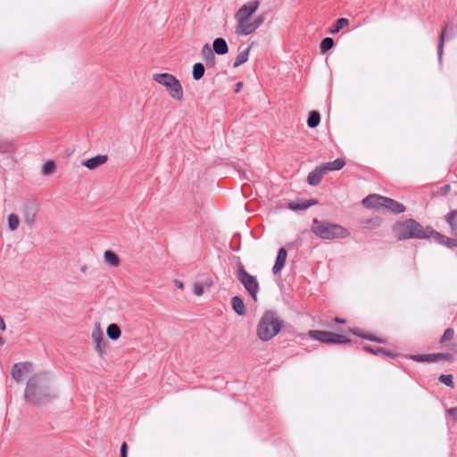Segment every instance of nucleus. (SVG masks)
<instances>
[{"mask_svg": "<svg viewBox=\"0 0 457 457\" xmlns=\"http://www.w3.org/2000/svg\"><path fill=\"white\" fill-rule=\"evenodd\" d=\"M334 46V40L333 38L331 37H325L321 43H320V52L322 54L328 52V50H330Z\"/></svg>", "mask_w": 457, "mask_h": 457, "instance_id": "nucleus-30", "label": "nucleus"}, {"mask_svg": "<svg viewBox=\"0 0 457 457\" xmlns=\"http://www.w3.org/2000/svg\"><path fill=\"white\" fill-rule=\"evenodd\" d=\"M154 79L167 89L170 97L178 101L183 99L184 94L181 83L175 76L166 72L156 73L154 75Z\"/></svg>", "mask_w": 457, "mask_h": 457, "instance_id": "nucleus-6", "label": "nucleus"}, {"mask_svg": "<svg viewBox=\"0 0 457 457\" xmlns=\"http://www.w3.org/2000/svg\"><path fill=\"white\" fill-rule=\"evenodd\" d=\"M34 220V213L31 215L29 213H26L25 215V221L29 224L32 223Z\"/></svg>", "mask_w": 457, "mask_h": 457, "instance_id": "nucleus-43", "label": "nucleus"}, {"mask_svg": "<svg viewBox=\"0 0 457 457\" xmlns=\"http://www.w3.org/2000/svg\"><path fill=\"white\" fill-rule=\"evenodd\" d=\"M327 173L323 170V166L317 167L314 170L309 173L307 180L311 186H317L320 183L323 175Z\"/></svg>", "mask_w": 457, "mask_h": 457, "instance_id": "nucleus-18", "label": "nucleus"}, {"mask_svg": "<svg viewBox=\"0 0 457 457\" xmlns=\"http://www.w3.org/2000/svg\"><path fill=\"white\" fill-rule=\"evenodd\" d=\"M349 21L346 18H340L337 21L335 26L329 29L331 34H337L344 27L348 26Z\"/></svg>", "mask_w": 457, "mask_h": 457, "instance_id": "nucleus-29", "label": "nucleus"}, {"mask_svg": "<svg viewBox=\"0 0 457 457\" xmlns=\"http://www.w3.org/2000/svg\"><path fill=\"white\" fill-rule=\"evenodd\" d=\"M20 220L16 214H10L8 217L9 228L13 231L19 227Z\"/></svg>", "mask_w": 457, "mask_h": 457, "instance_id": "nucleus-32", "label": "nucleus"}, {"mask_svg": "<svg viewBox=\"0 0 457 457\" xmlns=\"http://www.w3.org/2000/svg\"><path fill=\"white\" fill-rule=\"evenodd\" d=\"M351 332H352L353 334H354V335H357V336H359V337H361L367 338V339L371 340V341L382 342L381 340H378V339H377V338H376V337H371V336H366V335L361 334V333L359 332V330H358V329H352V330H351Z\"/></svg>", "mask_w": 457, "mask_h": 457, "instance_id": "nucleus-40", "label": "nucleus"}, {"mask_svg": "<svg viewBox=\"0 0 457 457\" xmlns=\"http://www.w3.org/2000/svg\"><path fill=\"white\" fill-rule=\"evenodd\" d=\"M282 321L273 311H267L262 316L257 328L256 334L260 340L267 342L275 337L281 330Z\"/></svg>", "mask_w": 457, "mask_h": 457, "instance_id": "nucleus-3", "label": "nucleus"}, {"mask_svg": "<svg viewBox=\"0 0 457 457\" xmlns=\"http://www.w3.org/2000/svg\"><path fill=\"white\" fill-rule=\"evenodd\" d=\"M382 201V210H387L389 212H391L392 213H395V214H398V213H402L405 211V207L395 201L394 199L392 198H388V197H386L384 199H380Z\"/></svg>", "mask_w": 457, "mask_h": 457, "instance_id": "nucleus-13", "label": "nucleus"}, {"mask_svg": "<svg viewBox=\"0 0 457 457\" xmlns=\"http://www.w3.org/2000/svg\"><path fill=\"white\" fill-rule=\"evenodd\" d=\"M287 257V250L284 247H281L278 252L276 262L272 268V271L274 274L280 272V270L284 268Z\"/></svg>", "mask_w": 457, "mask_h": 457, "instance_id": "nucleus-16", "label": "nucleus"}, {"mask_svg": "<svg viewBox=\"0 0 457 457\" xmlns=\"http://www.w3.org/2000/svg\"><path fill=\"white\" fill-rule=\"evenodd\" d=\"M439 381L447 386H453V376L451 374H443L439 377Z\"/></svg>", "mask_w": 457, "mask_h": 457, "instance_id": "nucleus-36", "label": "nucleus"}, {"mask_svg": "<svg viewBox=\"0 0 457 457\" xmlns=\"http://www.w3.org/2000/svg\"><path fill=\"white\" fill-rule=\"evenodd\" d=\"M201 56L203 60L208 64H213L215 62V55L213 49L208 44H205L201 50Z\"/></svg>", "mask_w": 457, "mask_h": 457, "instance_id": "nucleus-20", "label": "nucleus"}, {"mask_svg": "<svg viewBox=\"0 0 457 457\" xmlns=\"http://www.w3.org/2000/svg\"><path fill=\"white\" fill-rule=\"evenodd\" d=\"M107 337L112 340H117L120 337V328L117 324H111L106 330Z\"/></svg>", "mask_w": 457, "mask_h": 457, "instance_id": "nucleus-24", "label": "nucleus"}, {"mask_svg": "<svg viewBox=\"0 0 457 457\" xmlns=\"http://www.w3.org/2000/svg\"><path fill=\"white\" fill-rule=\"evenodd\" d=\"M308 335L311 338L326 344H346L349 342L345 337L329 331L310 330Z\"/></svg>", "mask_w": 457, "mask_h": 457, "instance_id": "nucleus-8", "label": "nucleus"}, {"mask_svg": "<svg viewBox=\"0 0 457 457\" xmlns=\"http://www.w3.org/2000/svg\"><path fill=\"white\" fill-rule=\"evenodd\" d=\"M250 47H247L244 51H241L236 57L234 62V67H239L247 62L249 56Z\"/></svg>", "mask_w": 457, "mask_h": 457, "instance_id": "nucleus-25", "label": "nucleus"}, {"mask_svg": "<svg viewBox=\"0 0 457 457\" xmlns=\"http://www.w3.org/2000/svg\"><path fill=\"white\" fill-rule=\"evenodd\" d=\"M108 158L106 155H96L82 162V165L87 169L94 170L107 162Z\"/></svg>", "mask_w": 457, "mask_h": 457, "instance_id": "nucleus-15", "label": "nucleus"}, {"mask_svg": "<svg viewBox=\"0 0 457 457\" xmlns=\"http://www.w3.org/2000/svg\"><path fill=\"white\" fill-rule=\"evenodd\" d=\"M457 215V212L453 211L447 214V222L453 232L457 229V224L454 221V218Z\"/></svg>", "mask_w": 457, "mask_h": 457, "instance_id": "nucleus-33", "label": "nucleus"}, {"mask_svg": "<svg viewBox=\"0 0 457 457\" xmlns=\"http://www.w3.org/2000/svg\"><path fill=\"white\" fill-rule=\"evenodd\" d=\"M385 196L372 194L368 195L362 200V204L367 208H375L378 210H382V201L380 199H384Z\"/></svg>", "mask_w": 457, "mask_h": 457, "instance_id": "nucleus-14", "label": "nucleus"}, {"mask_svg": "<svg viewBox=\"0 0 457 457\" xmlns=\"http://www.w3.org/2000/svg\"><path fill=\"white\" fill-rule=\"evenodd\" d=\"M80 270H81L82 272L86 271L87 270V266L86 265L82 266Z\"/></svg>", "mask_w": 457, "mask_h": 457, "instance_id": "nucleus-49", "label": "nucleus"}, {"mask_svg": "<svg viewBox=\"0 0 457 457\" xmlns=\"http://www.w3.org/2000/svg\"><path fill=\"white\" fill-rule=\"evenodd\" d=\"M335 322L339 323V324H344L345 322V320L343 319H340V318H336Z\"/></svg>", "mask_w": 457, "mask_h": 457, "instance_id": "nucleus-46", "label": "nucleus"}, {"mask_svg": "<svg viewBox=\"0 0 457 457\" xmlns=\"http://www.w3.org/2000/svg\"><path fill=\"white\" fill-rule=\"evenodd\" d=\"M449 353H429V354H417L411 355V359L419 362H435L443 359H450Z\"/></svg>", "mask_w": 457, "mask_h": 457, "instance_id": "nucleus-12", "label": "nucleus"}, {"mask_svg": "<svg viewBox=\"0 0 457 457\" xmlns=\"http://www.w3.org/2000/svg\"><path fill=\"white\" fill-rule=\"evenodd\" d=\"M457 26L454 23H447L442 27L441 34L439 36L437 54L439 63L442 62V56L444 52V44L445 39H451L455 37Z\"/></svg>", "mask_w": 457, "mask_h": 457, "instance_id": "nucleus-9", "label": "nucleus"}, {"mask_svg": "<svg viewBox=\"0 0 457 457\" xmlns=\"http://www.w3.org/2000/svg\"><path fill=\"white\" fill-rule=\"evenodd\" d=\"M259 1L253 0L244 4L235 13L237 22L235 31L237 35L247 36L254 33L264 22L262 15L251 21L252 15L258 10Z\"/></svg>", "mask_w": 457, "mask_h": 457, "instance_id": "nucleus-2", "label": "nucleus"}, {"mask_svg": "<svg viewBox=\"0 0 457 457\" xmlns=\"http://www.w3.org/2000/svg\"><path fill=\"white\" fill-rule=\"evenodd\" d=\"M92 338L95 343V349L99 354L103 356L105 353L106 342L104 338V335L99 327L96 328L92 332Z\"/></svg>", "mask_w": 457, "mask_h": 457, "instance_id": "nucleus-10", "label": "nucleus"}, {"mask_svg": "<svg viewBox=\"0 0 457 457\" xmlns=\"http://www.w3.org/2000/svg\"><path fill=\"white\" fill-rule=\"evenodd\" d=\"M193 294L201 296L204 294L203 286L200 283H195L193 287Z\"/></svg>", "mask_w": 457, "mask_h": 457, "instance_id": "nucleus-39", "label": "nucleus"}, {"mask_svg": "<svg viewBox=\"0 0 457 457\" xmlns=\"http://www.w3.org/2000/svg\"><path fill=\"white\" fill-rule=\"evenodd\" d=\"M25 399L29 404L43 405L55 396L50 387V375L40 372L31 377L25 389Z\"/></svg>", "mask_w": 457, "mask_h": 457, "instance_id": "nucleus-1", "label": "nucleus"}, {"mask_svg": "<svg viewBox=\"0 0 457 457\" xmlns=\"http://www.w3.org/2000/svg\"><path fill=\"white\" fill-rule=\"evenodd\" d=\"M310 207V204H305V201L302 203L291 202L288 204V208L292 211H303Z\"/></svg>", "mask_w": 457, "mask_h": 457, "instance_id": "nucleus-31", "label": "nucleus"}, {"mask_svg": "<svg viewBox=\"0 0 457 457\" xmlns=\"http://www.w3.org/2000/svg\"><path fill=\"white\" fill-rule=\"evenodd\" d=\"M363 349H364L365 351H367V352H370V353H373V354H375V355H379V354H385V355H388V356H390V355H391L388 352H386V351L383 350V349H382V348H380V347L372 348V347H370V346H364V347H363Z\"/></svg>", "mask_w": 457, "mask_h": 457, "instance_id": "nucleus-35", "label": "nucleus"}, {"mask_svg": "<svg viewBox=\"0 0 457 457\" xmlns=\"http://www.w3.org/2000/svg\"><path fill=\"white\" fill-rule=\"evenodd\" d=\"M320 122V113L317 111H312L310 112L308 120H307V125L311 129L316 128Z\"/></svg>", "mask_w": 457, "mask_h": 457, "instance_id": "nucleus-26", "label": "nucleus"}, {"mask_svg": "<svg viewBox=\"0 0 457 457\" xmlns=\"http://www.w3.org/2000/svg\"><path fill=\"white\" fill-rule=\"evenodd\" d=\"M204 66L201 62L195 63L193 66V78L195 80H199L204 75Z\"/></svg>", "mask_w": 457, "mask_h": 457, "instance_id": "nucleus-28", "label": "nucleus"}, {"mask_svg": "<svg viewBox=\"0 0 457 457\" xmlns=\"http://www.w3.org/2000/svg\"><path fill=\"white\" fill-rule=\"evenodd\" d=\"M54 162L53 161H48L43 165L42 173L44 175H49L54 171Z\"/></svg>", "mask_w": 457, "mask_h": 457, "instance_id": "nucleus-34", "label": "nucleus"}, {"mask_svg": "<svg viewBox=\"0 0 457 457\" xmlns=\"http://www.w3.org/2000/svg\"><path fill=\"white\" fill-rule=\"evenodd\" d=\"M13 150V145L8 141L0 142V151L3 153H10Z\"/></svg>", "mask_w": 457, "mask_h": 457, "instance_id": "nucleus-37", "label": "nucleus"}, {"mask_svg": "<svg viewBox=\"0 0 457 457\" xmlns=\"http://www.w3.org/2000/svg\"><path fill=\"white\" fill-rule=\"evenodd\" d=\"M447 414L452 417L453 421H457V407L448 409Z\"/></svg>", "mask_w": 457, "mask_h": 457, "instance_id": "nucleus-41", "label": "nucleus"}, {"mask_svg": "<svg viewBox=\"0 0 457 457\" xmlns=\"http://www.w3.org/2000/svg\"><path fill=\"white\" fill-rule=\"evenodd\" d=\"M429 228H424L419 222L410 219L395 225V231L399 239L428 238Z\"/></svg>", "mask_w": 457, "mask_h": 457, "instance_id": "nucleus-5", "label": "nucleus"}, {"mask_svg": "<svg viewBox=\"0 0 457 457\" xmlns=\"http://www.w3.org/2000/svg\"><path fill=\"white\" fill-rule=\"evenodd\" d=\"M104 261L106 264L112 267H118L120 265L119 257L111 250H106L104 253Z\"/></svg>", "mask_w": 457, "mask_h": 457, "instance_id": "nucleus-22", "label": "nucleus"}, {"mask_svg": "<svg viewBox=\"0 0 457 457\" xmlns=\"http://www.w3.org/2000/svg\"><path fill=\"white\" fill-rule=\"evenodd\" d=\"M317 203H318V201H317V200H315V199H311V200H307V201H305V204H310V206L314 205V204H316Z\"/></svg>", "mask_w": 457, "mask_h": 457, "instance_id": "nucleus-44", "label": "nucleus"}, {"mask_svg": "<svg viewBox=\"0 0 457 457\" xmlns=\"http://www.w3.org/2000/svg\"><path fill=\"white\" fill-rule=\"evenodd\" d=\"M242 87V83L241 82H238L237 84V88H236V91L238 92L240 90V88Z\"/></svg>", "mask_w": 457, "mask_h": 457, "instance_id": "nucleus-48", "label": "nucleus"}, {"mask_svg": "<svg viewBox=\"0 0 457 457\" xmlns=\"http://www.w3.org/2000/svg\"><path fill=\"white\" fill-rule=\"evenodd\" d=\"M454 336V330L453 328H447L444 332L441 337V343H445L453 339Z\"/></svg>", "mask_w": 457, "mask_h": 457, "instance_id": "nucleus-38", "label": "nucleus"}, {"mask_svg": "<svg viewBox=\"0 0 457 457\" xmlns=\"http://www.w3.org/2000/svg\"><path fill=\"white\" fill-rule=\"evenodd\" d=\"M237 279L243 284L245 290L249 293L252 298L256 301L257 294L259 292V283L256 278L250 275L242 265H240L237 271Z\"/></svg>", "mask_w": 457, "mask_h": 457, "instance_id": "nucleus-7", "label": "nucleus"}, {"mask_svg": "<svg viewBox=\"0 0 457 457\" xmlns=\"http://www.w3.org/2000/svg\"><path fill=\"white\" fill-rule=\"evenodd\" d=\"M212 49L217 54H226L228 52V47L226 40L221 37H218L213 41Z\"/></svg>", "mask_w": 457, "mask_h": 457, "instance_id": "nucleus-19", "label": "nucleus"}, {"mask_svg": "<svg viewBox=\"0 0 457 457\" xmlns=\"http://www.w3.org/2000/svg\"><path fill=\"white\" fill-rule=\"evenodd\" d=\"M232 308L235 312L238 315H244L245 313V303L242 299L238 296H234L231 299Z\"/></svg>", "mask_w": 457, "mask_h": 457, "instance_id": "nucleus-23", "label": "nucleus"}, {"mask_svg": "<svg viewBox=\"0 0 457 457\" xmlns=\"http://www.w3.org/2000/svg\"><path fill=\"white\" fill-rule=\"evenodd\" d=\"M32 369V364L30 362H19L13 365L12 369V377L17 382H20L23 376L29 373Z\"/></svg>", "mask_w": 457, "mask_h": 457, "instance_id": "nucleus-11", "label": "nucleus"}, {"mask_svg": "<svg viewBox=\"0 0 457 457\" xmlns=\"http://www.w3.org/2000/svg\"><path fill=\"white\" fill-rule=\"evenodd\" d=\"M381 219L379 217H374L367 219L362 221L363 228L368 229H374L380 226Z\"/></svg>", "mask_w": 457, "mask_h": 457, "instance_id": "nucleus-27", "label": "nucleus"}, {"mask_svg": "<svg viewBox=\"0 0 457 457\" xmlns=\"http://www.w3.org/2000/svg\"><path fill=\"white\" fill-rule=\"evenodd\" d=\"M311 229L318 237L327 240L341 239L350 236V232L345 227L317 219L313 220Z\"/></svg>", "mask_w": 457, "mask_h": 457, "instance_id": "nucleus-4", "label": "nucleus"}, {"mask_svg": "<svg viewBox=\"0 0 457 457\" xmlns=\"http://www.w3.org/2000/svg\"><path fill=\"white\" fill-rule=\"evenodd\" d=\"M345 164V162L341 159L337 158L333 162H327L322 164L323 170H326V172L332 171V170H341Z\"/></svg>", "mask_w": 457, "mask_h": 457, "instance_id": "nucleus-21", "label": "nucleus"}, {"mask_svg": "<svg viewBox=\"0 0 457 457\" xmlns=\"http://www.w3.org/2000/svg\"><path fill=\"white\" fill-rule=\"evenodd\" d=\"M443 190H444V193H447V192H449V190H450V186H449V185H445V186L443 187Z\"/></svg>", "mask_w": 457, "mask_h": 457, "instance_id": "nucleus-47", "label": "nucleus"}, {"mask_svg": "<svg viewBox=\"0 0 457 457\" xmlns=\"http://www.w3.org/2000/svg\"><path fill=\"white\" fill-rule=\"evenodd\" d=\"M128 445L124 442L120 446V457H127Z\"/></svg>", "mask_w": 457, "mask_h": 457, "instance_id": "nucleus-42", "label": "nucleus"}, {"mask_svg": "<svg viewBox=\"0 0 457 457\" xmlns=\"http://www.w3.org/2000/svg\"><path fill=\"white\" fill-rule=\"evenodd\" d=\"M434 236L435 239L441 245L447 247H457V238H450L434 230H429V237Z\"/></svg>", "mask_w": 457, "mask_h": 457, "instance_id": "nucleus-17", "label": "nucleus"}, {"mask_svg": "<svg viewBox=\"0 0 457 457\" xmlns=\"http://www.w3.org/2000/svg\"><path fill=\"white\" fill-rule=\"evenodd\" d=\"M175 284L176 286L180 288V289H183L184 286H183V283L179 280H175Z\"/></svg>", "mask_w": 457, "mask_h": 457, "instance_id": "nucleus-45", "label": "nucleus"}, {"mask_svg": "<svg viewBox=\"0 0 457 457\" xmlns=\"http://www.w3.org/2000/svg\"><path fill=\"white\" fill-rule=\"evenodd\" d=\"M4 344V341L3 339L0 337V345H3Z\"/></svg>", "mask_w": 457, "mask_h": 457, "instance_id": "nucleus-50", "label": "nucleus"}]
</instances>
